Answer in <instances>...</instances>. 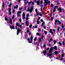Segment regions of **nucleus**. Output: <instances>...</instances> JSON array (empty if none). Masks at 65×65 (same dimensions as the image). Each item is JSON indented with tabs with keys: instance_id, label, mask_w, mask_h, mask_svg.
Segmentation results:
<instances>
[{
	"instance_id": "obj_38",
	"label": "nucleus",
	"mask_w": 65,
	"mask_h": 65,
	"mask_svg": "<svg viewBox=\"0 0 65 65\" xmlns=\"http://www.w3.org/2000/svg\"><path fill=\"white\" fill-rule=\"evenodd\" d=\"M37 40V38H35L34 39V41H36Z\"/></svg>"
},
{
	"instance_id": "obj_28",
	"label": "nucleus",
	"mask_w": 65,
	"mask_h": 65,
	"mask_svg": "<svg viewBox=\"0 0 65 65\" xmlns=\"http://www.w3.org/2000/svg\"><path fill=\"white\" fill-rule=\"evenodd\" d=\"M44 24V22H43L41 26H42Z\"/></svg>"
},
{
	"instance_id": "obj_41",
	"label": "nucleus",
	"mask_w": 65,
	"mask_h": 65,
	"mask_svg": "<svg viewBox=\"0 0 65 65\" xmlns=\"http://www.w3.org/2000/svg\"><path fill=\"white\" fill-rule=\"evenodd\" d=\"M35 11L36 12H37V9H36L35 10Z\"/></svg>"
},
{
	"instance_id": "obj_24",
	"label": "nucleus",
	"mask_w": 65,
	"mask_h": 65,
	"mask_svg": "<svg viewBox=\"0 0 65 65\" xmlns=\"http://www.w3.org/2000/svg\"><path fill=\"white\" fill-rule=\"evenodd\" d=\"M52 38H51L50 39V40L48 41L49 42H51L52 41Z\"/></svg>"
},
{
	"instance_id": "obj_25",
	"label": "nucleus",
	"mask_w": 65,
	"mask_h": 65,
	"mask_svg": "<svg viewBox=\"0 0 65 65\" xmlns=\"http://www.w3.org/2000/svg\"><path fill=\"white\" fill-rule=\"evenodd\" d=\"M39 42H41V38H39Z\"/></svg>"
},
{
	"instance_id": "obj_46",
	"label": "nucleus",
	"mask_w": 65,
	"mask_h": 65,
	"mask_svg": "<svg viewBox=\"0 0 65 65\" xmlns=\"http://www.w3.org/2000/svg\"><path fill=\"white\" fill-rule=\"evenodd\" d=\"M14 18V16H13L12 17L11 19H13Z\"/></svg>"
},
{
	"instance_id": "obj_15",
	"label": "nucleus",
	"mask_w": 65,
	"mask_h": 65,
	"mask_svg": "<svg viewBox=\"0 0 65 65\" xmlns=\"http://www.w3.org/2000/svg\"><path fill=\"white\" fill-rule=\"evenodd\" d=\"M31 3H32V2H30L28 3V5L29 7L30 6V4H31Z\"/></svg>"
},
{
	"instance_id": "obj_6",
	"label": "nucleus",
	"mask_w": 65,
	"mask_h": 65,
	"mask_svg": "<svg viewBox=\"0 0 65 65\" xmlns=\"http://www.w3.org/2000/svg\"><path fill=\"white\" fill-rule=\"evenodd\" d=\"M37 3V5H40V1L39 0L36 2V3Z\"/></svg>"
},
{
	"instance_id": "obj_23",
	"label": "nucleus",
	"mask_w": 65,
	"mask_h": 65,
	"mask_svg": "<svg viewBox=\"0 0 65 65\" xmlns=\"http://www.w3.org/2000/svg\"><path fill=\"white\" fill-rule=\"evenodd\" d=\"M8 10L9 12L10 11H11V8H9L8 9Z\"/></svg>"
},
{
	"instance_id": "obj_21",
	"label": "nucleus",
	"mask_w": 65,
	"mask_h": 65,
	"mask_svg": "<svg viewBox=\"0 0 65 65\" xmlns=\"http://www.w3.org/2000/svg\"><path fill=\"white\" fill-rule=\"evenodd\" d=\"M44 32L45 34V35H46V34H47V32H46V31H44Z\"/></svg>"
},
{
	"instance_id": "obj_5",
	"label": "nucleus",
	"mask_w": 65,
	"mask_h": 65,
	"mask_svg": "<svg viewBox=\"0 0 65 65\" xmlns=\"http://www.w3.org/2000/svg\"><path fill=\"white\" fill-rule=\"evenodd\" d=\"M16 25L18 27H19L20 28H21V27H22V26H21V24H19L18 23H17L16 24Z\"/></svg>"
},
{
	"instance_id": "obj_29",
	"label": "nucleus",
	"mask_w": 65,
	"mask_h": 65,
	"mask_svg": "<svg viewBox=\"0 0 65 65\" xmlns=\"http://www.w3.org/2000/svg\"><path fill=\"white\" fill-rule=\"evenodd\" d=\"M12 4H11V3H10V4H9V5L8 6L9 7H10L11 6V5Z\"/></svg>"
},
{
	"instance_id": "obj_33",
	"label": "nucleus",
	"mask_w": 65,
	"mask_h": 65,
	"mask_svg": "<svg viewBox=\"0 0 65 65\" xmlns=\"http://www.w3.org/2000/svg\"><path fill=\"white\" fill-rule=\"evenodd\" d=\"M22 9H23V7H21V8H19V10H22Z\"/></svg>"
},
{
	"instance_id": "obj_55",
	"label": "nucleus",
	"mask_w": 65,
	"mask_h": 65,
	"mask_svg": "<svg viewBox=\"0 0 65 65\" xmlns=\"http://www.w3.org/2000/svg\"><path fill=\"white\" fill-rule=\"evenodd\" d=\"M62 44L63 45H65V44H64V41H63L62 42Z\"/></svg>"
},
{
	"instance_id": "obj_10",
	"label": "nucleus",
	"mask_w": 65,
	"mask_h": 65,
	"mask_svg": "<svg viewBox=\"0 0 65 65\" xmlns=\"http://www.w3.org/2000/svg\"><path fill=\"white\" fill-rule=\"evenodd\" d=\"M9 22L10 24H12V20L10 19L9 20Z\"/></svg>"
},
{
	"instance_id": "obj_14",
	"label": "nucleus",
	"mask_w": 65,
	"mask_h": 65,
	"mask_svg": "<svg viewBox=\"0 0 65 65\" xmlns=\"http://www.w3.org/2000/svg\"><path fill=\"white\" fill-rule=\"evenodd\" d=\"M17 17H20V15H21V14H19V11H18L17 12Z\"/></svg>"
},
{
	"instance_id": "obj_2",
	"label": "nucleus",
	"mask_w": 65,
	"mask_h": 65,
	"mask_svg": "<svg viewBox=\"0 0 65 65\" xmlns=\"http://www.w3.org/2000/svg\"><path fill=\"white\" fill-rule=\"evenodd\" d=\"M44 1H45L44 2V6H45L46 5H47V1L48 0H44Z\"/></svg>"
},
{
	"instance_id": "obj_56",
	"label": "nucleus",
	"mask_w": 65,
	"mask_h": 65,
	"mask_svg": "<svg viewBox=\"0 0 65 65\" xmlns=\"http://www.w3.org/2000/svg\"><path fill=\"white\" fill-rule=\"evenodd\" d=\"M53 19H54V18L53 17H52L51 18V20H53Z\"/></svg>"
},
{
	"instance_id": "obj_44",
	"label": "nucleus",
	"mask_w": 65,
	"mask_h": 65,
	"mask_svg": "<svg viewBox=\"0 0 65 65\" xmlns=\"http://www.w3.org/2000/svg\"><path fill=\"white\" fill-rule=\"evenodd\" d=\"M16 9H18V5H16Z\"/></svg>"
},
{
	"instance_id": "obj_64",
	"label": "nucleus",
	"mask_w": 65,
	"mask_h": 65,
	"mask_svg": "<svg viewBox=\"0 0 65 65\" xmlns=\"http://www.w3.org/2000/svg\"><path fill=\"white\" fill-rule=\"evenodd\" d=\"M28 21H26V23H28Z\"/></svg>"
},
{
	"instance_id": "obj_4",
	"label": "nucleus",
	"mask_w": 65,
	"mask_h": 65,
	"mask_svg": "<svg viewBox=\"0 0 65 65\" xmlns=\"http://www.w3.org/2000/svg\"><path fill=\"white\" fill-rule=\"evenodd\" d=\"M53 50V47H52L50 49V50L48 51L49 53H52Z\"/></svg>"
},
{
	"instance_id": "obj_39",
	"label": "nucleus",
	"mask_w": 65,
	"mask_h": 65,
	"mask_svg": "<svg viewBox=\"0 0 65 65\" xmlns=\"http://www.w3.org/2000/svg\"><path fill=\"white\" fill-rule=\"evenodd\" d=\"M2 6H3V7H4V3H3Z\"/></svg>"
},
{
	"instance_id": "obj_47",
	"label": "nucleus",
	"mask_w": 65,
	"mask_h": 65,
	"mask_svg": "<svg viewBox=\"0 0 65 65\" xmlns=\"http://www.w3.org/2000/svg\"><path fill=\"white\" fill-rule=\"evenodd\" d=\"M26 26H29V24H28V23H26Z\"/></svg>"
},
{
	"instance_id": "obj_58",
	"label": "nucleus",
	"mask_w": 65,
	"mask_h": 65,
	"mask_svg": "<svg viewBox=\"0 0 65 65\" xmlns=\"http://www.w3.org/2000/svg\"><path fill=\"white\" fill-rule=\"evenodd\" d=\"M38 31H40V28H39L38 29Z\"/></svg>"
},
{
	"instance_id": "obj_34",
	"label": "nucleus",
	"mask_w": 65,
	"mask_h": 65,
	"mask_svg": "<svg viewBox=\"0 0 65 65\" xmlns=\"http://www.w3.org/2000/svg\"><path fill=\"white\" fill-rule=\"evenodd\" d=\"M21 13H22V11H18V13H19L20 14H21Z\"/></svg>"
},
{
	"instance_id": "obj_36",
	"label": "nucleus",
	"mask_w": 65,
	"mask_h": 65,
	"mask_svg": "<svg viewBox=\"0 0 65 65\" xmlns=\"http://www.w3.org/2000/svg\"><path fill=\"white\" fill-rule=\"evenodd\" d=\"M54 53L55 54H58V52L57 51H55V52H54Z\"/></svg>"
},
{
	"instance_id": "obj_17",
	"label": "nucleus",
	"mask_w": 65,
	"mask_h": 65,
	"mask_svg": "<svg viewBox=\"0 0 65 65\" xmlns=\"http://www.w3.org/2000/svg\"><path fill=\"white\" fill-rule=\"evenodd\" d=\"M54 49H55V50H56L57 49V47L56 46H55L54 47Z\"/></svg>"
},
{
	"instance_id": "obj_13",
	"label": "nucleus",
	"mask_w": 65,
	"mask_h": 65,
	"mask_svg": "<svg viewBox=\"0 0 65 65\" xmlns=\"http://www.w3.org/2000/svg\"><path fill=\"white\" fill-rule=\"evenodd\" d=\"M58 20H56L55 21V25H56L57 23L58 22Z\"/></svg>"
},
{
	"instance_id": "obj_40",
	"label": "nucleus",
	"mask_w": 65,
	"mask_h": 65,
	"mask_svg": "<svg viewBox=\"0 0 65 65\" xmlns=\"http://www.w3.org/2000/svg\"><path fill=\"white\" fill-rule=\"evenodd\" d=\"M56 42L57 41H54V44H56Z\"/></svg>"
},
{
	"instance_id": "obj_22",
	"label": "nucleus",
	"mask_w": 65,
	"mask_h": 65,
	"mask_svg": "<svg viewBox=\"0 0 65 65\" xmlns=\"http://www.w3.org/2000/svg\"><path fill=\"white\" fill-rule=\"evenodd\" d=\"M59 45L60 46H61V45H62V43H61V42H59Z\"/></svg>"
},
{
	"instance_id": "obj_27",
	"label": "nucleus",
	"mask_w": 65,
	"mask_h": 65,
	"mask_svg": "<svg viewBox=\"0 0 65 65\" xmlns=\"http://www.w3.org/2000/svg\"><path fill=\"white\" fill-rule=\"evenodd\" d=\"M39 15L40 16H41V17H42V15L41 14V13L39 12Z\"/></svg>"
},
{
	"instance_id": "obj_19",
	"label": "nucleus",
	"mask_w": 65,
	"mask_h": 65,
	"mask_svg": "<svg viewBox=\"0 0 65 65\" xmlns=\"http://www.w3.org/2000/svg\"><path fill=\"white\" fill-rule=\"evenodd\" d=\"M59 30H60V27L58 26L57 28V31H59Z\"/></svg>"
},
{
	"instance_id": "obj_52",
	"label": "nucleus",
	"mask_w": 65,
	"mask_h": 65,
	"mask_svg": "<svg viewBox=\"0 0 65 65\" xmlns=\"http://www.w3.org/2000/svg\"><path fill=\"white\" fill-rule=\"evenodd\" d=\"M9 14L10 15V14H11V12H10V11H9Z\"/></svg>"
},
{
	"instance_id": "obj_48",
	"label": "nucleus",
	"mask_w": 65,
	"mask_h": 65,
	"mask_svg": "<svg viewBox=\"0 0 65 65\" xmlns=\"http://www.w3.org/2000/svg\"><path fill=\"white\" fill-rule=\"evenodd\" d=\"M61 26H62V28H64V26H63V24H62Z\"/></svg>"
},
{
	"instance_id": "obj_59",
	"label": "nucleus",
	"mask_w": 65,
	"mask_h": 65,
	"mask_svg": "<svg viewBox=\"0 0 65 65\" xmlns=\"http://www.w3.org/2000/svg\"><path fill=\"white\" fill-rule=\"evenodd\" d=\"M52 30L53 31V32H55V29H53Z\"/></svg>"
},
{
	"instance_id": "obj_3",
	"label": "nucleus",
	"mask_w": 65,
	"mask_h": 65,
	"mask_svg": "<svg viewBox=\"0 0 65 65\" xmlns=\"http://www.w3.org/2000/svg\"><path fill=\"white\" fill-rule=\"evenodd\" d=\"M25 13L23 12L22 14V19H25Z\"/></svg>"
},
{
	"instance_id": "obj_32",
	"label": "nucleus",
	"mask_w": 65,
	"mask_h": 65,
	"mask_svg": "<svg viewBox=\"0 0 65 65\" xmlns=\"http://www.w3.org/2000/svg\"><path fill=\"white\" fill-rule=\"evenodd\" d=\"M30 39L31 40H32L33 39V37H31Z\"/></svg>"
},
{
	"instance_id": "obj_53",
	"label": "nucleus",
	"mask_w": 65,
	"mask_h": 65,
	"mask_svg": "<svg viewBox=\"0 0 65 65\" xmlns=\"http://www.w3.org/2000/svg\"><path fill=\"white\" fill-rule=\"evenodd\" d=\"M28 17H26V20H28Z\"/></svg>"
},
{
	"instance_id": "obj_7",
	"label": "nucleus",
	"mask_w": 65,
	"mask_h": 65,
	"mask_svg": "<svg viewBox=\"0 0 65 65\" xmlns=\"http://www.w3.org/2000/svg\"><path fill=\"white\" fill-rule=\"evenodd\" d=\"M20 31H21V30L20 29H18L17 30V35H18L19 34V32Z\"/></svg>"
},
{
	"instance_id": "obj_45",
	"label": "nucleus",
	"mask_w": 65,
	"mask_h": 65,
	"mask_svg": "<svg viewBox=\"0 0 65 65\" xmlns=\"http://www.w3.org/2000/svg\"><path fill=\"white\" fill-rule=\"evenodd\" d=\"M56 9L55 8H54L53 12H55V10H56Z\"/></svg>"
},
{
	"instance_id": "obj_63",
	"label": "nucleus",
	"mask_w": 65,
	"mask_h": 65,
	"mask_svg": "<svg viewBox=\"0 0 65 65\" xmlns=\"http://www.w3.org/2000/svg\"><path fill=\"white\" fill-rule=\"evenodd\" d=\"M43 36H42L41 37V39H43Z\"/></svg>"
},
{
	"instance_id": "obj_16",
	"label": "nucleus",
	"mask_w": 65,
	"mask_h": 65,
	"mask_svg": "<svg viewBox=\"0 0 65 65\" xmlns=\"http://www.w3.org/2000/svg\"><path fill=\"white\" fill-rule=\"evenodd\" d=\"M5 21H8L9 20V19L8 18H7L6 17H5Z\"/></svg>"
},
{
	"instance_id": "obj_35",
	"label": "nucleus",
	"mask_w": 65,
	"mask_h": 65,
	"mask_svg": "<svg viewBox=\"0 0 65 65\" xmlns=\"http://www.w3.org/2000/svg\"><path fill=\"white\" fill-rule=\"evenodd\" d=\"M37 13V14H36V16H38V15L39 14V13H38V12H36Z\"/></svg>"
},
{
	"instance_id": "obj_12",
	"label": "nucleus",
	"mask_w": 65,
	"mask_h": 65,
	"mask_svg": "<svg viewBox=\"0 0 65 65\" xmlns=\"http://www.w3.org/2000/svg\"><path fill=\"white\" fill-rule=\"evenodd\" d=\"M50 32L51 33H52V34H54V33L52 32V29H50Z\"/></svg>"
},
{
	"instance_id": "obj_51",
	"label": "nucleus",
	"mask_w": 65,
	"mask_h": 65,
	"mask_svg": "<svg viewBox=\"0 0 65 65\" xmlns=\"http://www.w3.org/2000/svg\"><path fill=\"white\" fill-rule=\"evenodd\" d=\"M13 13H14L15 12V10H14V9H13Z\"/></svg>"
},
{
	"instance_id": "obj_60",
	"label": "nucleus",
	"mask_w": 65,
	"mask_h": 65,
	"mask_svg": "<svg viewBox=\"0 0 65 65\" xmlns=\"http://www.w3.org/2000/svg\"><path fill=\"white\" fill-rule=\"evenodd\" d=\"M49 48L48 47L47 48V51H48V50H49Z\"/></svg>"
},
{
	"instance_id": "obj_62",
	"label": "nucleus",
	"mask_w": 65,
	"mask_h": 65,
	"mask_svg": "<svg viewBox=\"0 0 65 65\" xmlns=\"http://www.w3.org/2000/svg\"><path fill=\"white\" fill-rule=\"evenodd\" d=\"M57 7H58V6H55V8H57Z\"/></svg>"
},
{
	"instance_id": "obj_37",
	"label": "nucleus",
	"mask_w": 65,
	"mask_h": 65,
	"mask_svg": "<svg viewBox=\"0 0 65 65\" xmlns=\"http://www.w3.org/2000/svg\"><path fill=\"white\" fill-rule=\"evenodd\" d=\"M32 27V25H31L29 26V27L30 29H31V27Z\"/></svg>"
},
{
	"instance_id": "obj_50",
	"label": "nucleus",
	"mask_w": 65,
	"mask_h": 65,
	"mask_svg": "<svg viewBox=\"0 0 65 65\" xmlns=\"http://www.w3.org/2000/svg\"><path fill=\"white\" fill-rule=\"evenodd\" d=\"M51 7H53V6H54L53 5V4H51Z\"/></svg>"
},
{
	"instance_id": "obj_9",
	"label": "nucleus",
	"mask_w": 65,
	"mask_h": 65,
	"mask_svg": "<svg viewBox=\"0 0 65 65\" xmlns=\"http://www.w3.org/2000/svg\"><path fill=\"white\" fill-rule=\"evenodd\" d=\"M43 52L44 55V56L45 55V54H46V50H45L44 51H43Z\"/></svg>"
},
{
	"instance_id": "obj_61",
	"label": "nucleus",
	"mask_w": 65,
	"mask_h": 65,
	"mask_svg": "<svg viewBox=\"0 0 65 65\" xmlns=\"http://www.w3.org/2000/svg\"><path fill=\"white\" fill-rule=\"evenodd\" d=\"M31 32H29V35H31Z\"/></svg>"
},
{
	"instance_id": "obj_43",
	"label": "nucleus",
	"mask_w": 65,
	"mask_h": 65,
	"mask_svg": "<svg viewBox=\"0 0 65 65\" xmlns=\"http://www.w3.org/2000/svg\"><path fill=\"white\" fill-rule=\"evenodd\" d=\"M34 2H33L32 3V5H34Z\"/></svg>"
},
{
	"instance_id": "obj_26",
	"label": "nucleus",
	"mask_w": 65,
	"mask_h": 65,
	"mask_svg": "<svg viewBox=\"0 0 65 65\" xmlns=\"http://www.w3.org/2000/svg\"><path fill=\"white\" fill-rule=\"evenodd\" d=\"M58 23H59V24H61V22L59 21H58Z\"/></svg>"
},
{
	"instance_id": "obj_49",
	"label": "nucleus",
	"mask_w": 65,
	"mask_h": 65,
	"mask_svg": "<svg viewBox=\"0 0 65 65\" xmlns=\"http://www.w3.org/2000/svg\"><path fill=\"white\" fill-rule=\"evenodd\" d=\"M28 42H29V43H32V41H29Z\"/></svg>"
},
{
	"instance_id": "obj_31",
	"label": "nucleus",
	"mask_w": 65,
	"mask_h": 65,
	"mask_svg": "<svg viewBox=\"0 0 65 65\" xmlns=\"http://www.w3.org/2000/svg\"><path fill=\"white\" fill-rule=\"evenodd\" d=\"M61 56H62V58H63V57H64V56H64V54H63V53H62V54Z\"/></svg>"
},
{
	"instance_id": "obj_11",
	"label": "nucleus",
	"mask_w": 65,
	"mask_h": 65,
	"mask_svg": "<svg viewBox=\"0 0 65 65\" xmlns=\"http://www.w3.org/2000/svg\"><path fill=\"white\" fill-rule=\"evenodd\" d=\"M10 28L11 29H14L15 28L13 26H12L10 27Z\"/></svg>"
},
{
	"instance_id": "obj_20",
	"label": "nucleus",
	"mask_w": 65,
	"mask_h": 65,
	"mask_svg": "<svg viewBox=\"0 0 65 65\" xmlns=\"http://www.w3.org/2000/svg\"><path fill=\"white\" fill-rule=\"evenodd\" d=\"M47 56H52V54H48L47 55Z\"/></svg>"
},
{
	"instance_id": "obj_57",
	"label": "nucleus",
	"mask_w": 65,
	"mask_h": 65,
	"mask_svg": "<svg viewBox=\"0 0 65 65\" xmlns=\"http://www.w3.org/2000/svg\"><path fill=\"white\" fill-rule=\"evenodd\" d=\"M45 46H46V45H45V44H44L43 45V47H45Z\"/></svg>"
},
{
	"instance_id": "obj_1",
	"label": "nucleus",
	"mask_w": 65,
	"mask_h": 65,
	"mask_svg": "<svg viewBox=\"0 0 65 65\" xmlns=\"http://www.w3.org/2000/svg\"><path fill=\"white\" fill-rule=\"evenodd\" d=\"M33 6H32L30 7V8H28L27 9V11H30V12H32V11L33 10Z\"/></svg>"
},
{
	"instance_id": "obj_54",
	"label": "nucleus",
	"mask_w": 65,
	"mask_h": 65,
	"mask_svg": "<svg viewBox=\"0 0 65 65\" xmlns=\"http://www.w3.org/2000/svg\"><path fill=\"white\" fill-rule=\"evenodd\" d=\"M19 22H21V19H19Z\"/></svg>"
},
{
	"instance_id": "obj_18",
	"label": "nucleus",
	"mask_w": 65,
	"mask_h": 65,
	"mask_svg": "<svg viewBox=\"0 0 65 65\" xmlns=\"http://www.w3.org/2000/svg\"><path fill=\"white\" fill-rule=\"evenodd\" d=\"M37 23L38 24H39V20H38V19L37 20Z\"/></svg>"
},
{
	"instance_id": "obj_30",
	"label": "nucleus",
	"mask_w": 65,
	"mask_h": 65,
	"mask_svg": "<svg viewBox=\"0 0 65 65\" xmlns=\"http://www.w3.org/2000/svg\"><path fill=\"white\" fill-rule=\"evenodd\" d=\"M36 34L37 35H38V36H40V34L38 33H37Z\"/></svg>"
},
{
	"instance_id": "obj_8",
	"label": "nucleus",
	"mask_w": 65,
	"mask_h": 65,
	"mask_svg": "<svg viewBox=\"0 0 65 65\" xmlns=\"http://www.w3.org/2000/svg\"><path fill=\"white\" fill-rule=\"evenodd\" d=\"M57 10L58 11L59 10V12H62V8H58L57 9Z\"/></svg>"
},
{
	"instance_id": "obj_42",
	"label": "nucleus",
	"mask_w": 65,
	"mask_h": 65,
	"mask_svg": "<svg viewBox=\"0 0 65 65\" xmlns=\"http://www.w3.org/2000/svg\"><path fill=\"white\" fill-rule=\"evenodd\" d=\"M29 14H27L26 15V17H29Z\"/></svg>"
}]
</instances>
